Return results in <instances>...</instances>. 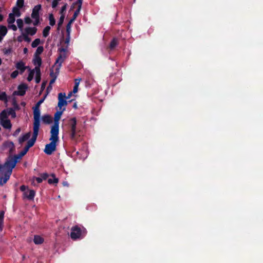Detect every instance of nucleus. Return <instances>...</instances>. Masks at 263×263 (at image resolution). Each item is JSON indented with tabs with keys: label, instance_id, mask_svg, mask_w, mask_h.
I'll use <instances>...</instances> for the list:
<instances>
[{
	"label": "nucleus",
	"instance_id": "obj_1",
	"mask_svg": "<svg viewBox=\"0 0 263 263\" xmlns=\"http://www.w3.org/2000/svg\"><path fill=\"white\" fill-rule=\"evenodd\" d=\"M22 157L20 156V153L14 156H10L4 164H0V174L2 176L0 177V185H3L9 179L12 173V170Z\"/></svg>",
	"mask_w": 263,
	"mask_h": 263
},
{
	"label": "nucleus",
	"instance_id": "obj_2",
	"mask_svg": "<svg viewBox=\"0 0 263 263\" xmlns=\"http://www.w3.org/2000/svg\"><path fill=\"white\" fill-rule=\"evenodd\" d=\"M33 133L32 137L29 140L27 143V145L24 147V149L20 152V156L23 157L28 151L29 149L32 147L37 138L38 135L39 128H40V108L37 107H34L33 108Z\"/></svg>",
	"mask_w": 263,
	"mask_h": 263
},
{
	"label": "nucleus",
	"instance_id": "obj_3",
	"mask_svg": "<svg viewBox=\"0 0 263 263\" xmlns=\"http://www.w3.org/2000/svg\"><path fill=\"white\" fill-rule=\"evenodd\" d=\"M50 143L45 146L44 152L47 155H51L56 150L57 144L59 141V133L50 132Z\"/></svg>",
	"mask_w": 263,
	"mask_h": 263
},
{
	"label": "nucleus",
	"instance_id": "obj_4",
	"mask_svg": "<svg viewBox=\"0 0 263 263\" xmlns=\"http://www.w3.org/2000/svg\"><path fill=\"white\" fill-rule=\"evenodd\" d=\"M86 233V231L85 228H81L76 226L71 228L70 237L73 240H76L83 238Z\"/></svg>",
	"mask_w": 263,
	"mask_h": 263
},
{
	"label": "nucleus",
	"instance_id": "obj_5",
	"mask_svg": "<svg viewBox=\"0 0 263 263\" xmlns=\"http://www.w3.org/2000/svg\"><path fill=\"white\" fill-rule=\"evenodd\" d=\"M65 110V108H63L62 110H59L54 114V124L51 127L50 132L58 133L59 132V120L62 115L63 112Z\"/></svg>",
	"mask_w": 263,
	"mask_h": 263
},
{
	"label": "nucleus",
	"instance_id": "obj_6",
	"mask_svg": "<svg viewBox=\"0 0 263 263\" xmlns=\"http://www.w3.org/2000/svg\"><path fill=\"white\" fill-rule=\"evenodd\" d=\"M59 51L60 52V54L57 58L54 65L61 67L62 63L66 58V52L67 51V49L64 48H61L59 49Z\"/></svg>",
	"mask_w": 263,
	"mask_h": 263
},
{
	"label": "nucleus",
	"instance_id": "obj_7",
	"mask_svg": "<svg viewBox=\"0 0 263 263\" xmlns=\"http://www.w3.org/2000/svg\"><path fill=\"white\" fill-rule=\"evenodd\" d=\"M41 9V5H37L35 6L32 10V13L31 14V17L35 20L33 22L34 25H36L39 23V11Z\"/></svg>",
	"mask_w": 263,
	"mask_h": 263
},
{
	"label": "nucleus",
	"instance_id": "obj_8",
	"mask_svg": "<svg viewBox=\"0 0 263 263\" xmlns=\"http://www.w3.org/2000/svg\"><path fill=\"white\" fill-rule=\"evenodd\" d=\"M65 93H59L58 94V106L59 108V110H62V107L67 105V102L65 99Z\"/></svg>",
	"mask_w": 263,
	"mask_h": 263
},
{
	"label": "nucleus",
	"instance_id": "obj_9",
	"mask_svg": "<svg viewBox=\"0 0 263 263\" xmlns=\"http://www.w3.org/2000/svg\"><path fill=\"white\" fill-rule=\"evenodd\" d=\"M35 195V192L33 190L27 189L26 192L23 194V198L29 200H33Z\"/></svg>",
	"mask_w": 263,
	"mask_h": 263
},
{
	"label": "nucleus",
	"instance_id": "obj_10",
	"mask_svg": "<svg viewBox=\"0 0 263 263\" xmlns=\"http://www.w3.org/2000/svg\"><path fill=\"white\" fill-rule=\"evenodd\" d=\"M27 88V86L26 85L24 84H21L18 86V90L17 91H15L13 92V95L18 96H23L25 95Z\"/></svg>",
	"mask_w": 263,
	"mask_h": 263
},
{
	"label": "nucleus",
	"instance_id": "obj_11",
	"mask_svg": "<svg viewBox=\"0 0 263 263\" xmlns=\"http://www.w3.org/2000/svg\"><path fill=\"white\" fill-rule=\"evenodd\" d=\"M60 67L54 65L52 68L50 69V76L52 78L57 79L59 72Z\"/></svg>",
	"mask_w": 263,
	"mask_h": 263
},
{
	"label": "nucleus",
	"instance_id": "obj_12",
	"mask_svg": "<svg viewBox=\"0 0 263 263\" xmlns=\"http://www.w3.org/2000/svg\"><path fill=\"white\" fill-rule=\"evenodd\" d=\"M15 67L17 70L19 71L20 74H22L27 68V67L25 65V63L22 61L17 62L15 64Z\"/></svg>",
	"mask_w": 263,
	"mask_h": 263
},
{
	"label": "nucleus",
	"instance_id": "obj_13",
	"mask_svg": "<svg viewBox=\"0 0 263 263\" xmlns=\"http://www.w3.org/2000/svg\"><path fill=\"white\" fill-rule=\"evenodd\" d=\"M3 146L5 149H8L10 153H12L14 148V145L12 142L7 141L4 143Z\"/></svg>",
	"mask_w": 263,
	"mask_h": 263
},
{
	"label": "nucleus",
	"instance_id": "obj_14",
	"mask_svg": "<svg viewBox=\"0 0 263 263\" xmlns=\"http://www.w3.org/2000/svg\"><path fill=\"white\" fill-rule=\"evenodd\" d=\"M0 124L5 128L9 129L11 128L12 125L9 119L0 121Z\"/></svg>",
	"mask_w": 263,
	"mask_h": 263
},
{
	"label": "nucleus",
	"instance_id": "obj_15",
	"mask_svg": "<svg viewBox=\"0 0 263 263\" xmlns=\"http://www.w3.org/2000/svg\"><path fill=\"white\" fill-rule=\"evenodd\" d=\"M7 31V28L6 26H0V42H2L4 37L6 35Z\"/></svg>",
	"mask_w": 263,
	"mask_h": 263
},
{
	"label": "nucleus",
	"instance_id": "obj_16",
	"mask_svg": "<svg viewBox=\"0 0 263 263\" xmlns=\"http://www.w3.org/2000/svg\"><path fill=\"white\" fill-rule=\"evenodd\" d=\"M31 133L30 132L27 133L22 136L20 137L18 139V142L20 144H22L23 142L28 140L30 137Z\"/></svg>",
	"mask_w": 263,
	"mask_h": 263
},
{
	"label": "nucleus",
	"instance_id": "obj_17",
	"mask_svg": "<svg viewBox=\"0 0 263 263\" xmlns=\"http://www.w3.org/2000/svg\"><path fill=\"white\" fill-rule=\"evenodd\" d=\"M37 29L35 27H27L25 28V31L27 35H33L36 32Z\"/></svg>",
	"mask_w": 263,
	"mask_h": 263
},
{
	"label": "nucleus",
	"instance_id": "obj_18",
	"mask_svg": "<svg viewBox=\"0 0 263 263\" xmlns=\"http://www.w3.org/2000/svg\"><path fill=\"white\" fill-rule=\"evenodd\" d=\"M69 124L71 130H76L77 120L76 118H71L69 120Z\"/></svg>",
	"mask_w": 263,
	"mask_h": 263
},
{
	"label": "nucleus",
	"instance_id": "obj_19",
	"mask_svg": "<svg viewBox=\"0 0 263 263\" xmlns=\"http://www.w3.org/2000/svg\"><path fill=\"white\" fill-rule=\"evenodd\" d=\"M43 122L45 124H50L52 122V118L49 115H44L42 118Z\"/></svg>",
	"mask_w": 263,
	"mask_h": 263
},
{
	"label": "nucleus",
	"instance_id": "obj_20",
	"mask_svg": "<svg viewBox=\"0 0 263 263\" xmlns=\"http://www.w3.org/2000/svg\"><path fill=\"white\" fill-rule=\"evenodd\" d=\"M34 70L35 71V82L36 83H39L41 81L40 68H39L38 67H35Z\"/></svg>",
	"mask_w": 263,
	"mask_h": 263
},
{
	"label": "nucleus",
	"instance_id": "obj_21",
	"mask_svg": "<svg viewBox=\"0 0 263 263\" xmlns=\"http://www.w3.org/2000/svg\"><path fill=\"white\" fill-rule=\"evenodd\" d=\"M48 177V174L46 173H44L41 174V177H36L34 179L36 180L37 183H41L43 180H46Z\"/></svg>",
	"mask_w": 263,
	"mask_h": 263
},
{
	"label": "nucleus",
	"instance_id": "obj_22",
	"mask_svg": "<svg viewBox=\"0 0 263 263\" xmlns=\"http://www.w3.org/2000/svg\"><path fill=\"white\" fill-rule=\"evenodd\" d=\"M33 63L34 65H35V67H38L40 68L42 64V59L39 56H35V58L33 60Z\"/></svg>",
	"mask_w": 263,
	"mask_h": 263
},
{
	"label": "nucleus",
	"instance_id": "obj_23",
	"mask_svg": "<svg viewBox=\"0 0 263 263\" xmlns=\"http://www.w3.org/2000/svg\"><path fill=\"white\" fill-rule=\"evenodd\" d=\"M70 137L71 140L75 143L78 142V140L76 136V130H70Z\"/></svg>",
	"mask_w": 263,
	"mask_h": 263
},
{
	"label": "nucleus",
	"instance_id": "obj_24",
	"mask_svg": "<svg viewBox=\"0 0 263 263\" xmlns=\"http://www.w3.org/2000/svg\"><path fill=\"white\" fill-rule=\"evenodd\" d=\"M9 115L8 110H4L0 114V121L8 119V117Z\"/></svg>",
	"mask_w": 263,
	"mask_h": 263
},
{
	"label": "nucleus",
	"instance_id": "obj_25",
	"mask_svg": "<svg viewBox=\"0 0 263 263\" xmlns=\"http://www.w3.org/2000/svg\"><path fill=\"white\" fill-rule=\"evenodd\" d=\"M4 219V212L3 211H2L0 212V233L3 230Z\"/></svg>",
	"mask_w": 263,
	"mask_h": 263
},
{
	"label": "nucleus",
	"instance_id": "obj_26",
	"mask_svg": "<svg viewBox=\"0 0 263 263\" xmlns=\"http://www.w3.org/2000/svg\"><path fill=\"white\" fill-rule=\"evenodd\" d=\"M44 239L42 237L40 236H34L33 241L36 245H40L43 242Z\"/></svg>",
	"mask_w": 263,
	"mask_h": 263
},
{
	"label": "nucleus",
	"instance_id": "obj_27",
	"mask_svg": "<svg viewBox=\"0 0 263 263\" xmlns=\"http://www.w3.org/2000/svg\"><path fill=\"white\" fill-rule=\"evenodd\" d=\"M20 9L21 8L17 7H14L13 8L12 13H11V14H14V15L16 17H19L21 16V12H20Z\"/></svg>",
	"mask_w": 263,
	"mask_h": 263
},
{
	"label": "nucleus",
	"instance_id": "obj_28",
	"mask_svg": "<svg viewBox=\"0 0 263 263\" xmlns=\"http://www.w3.org/2000/svg\"><path fill=\"white\" fill-rule=\"evenodd\" d=\"M15 16L14 15V14L10 13L9 14V17L7 20V22L9 25H10L11 24H13L15 21Z\"/></svg>",
	"mask_w": 263,
	"mask_h": 263
},
{
	"label": "nucleus",
	"instance_id": "obj_29",
	"mask_svg": "<svg viewBox=\"0 0 263 263\" xmlns=\"http://www.w3.org/2000/svg\"><path fill=\"white\" fill-rule=\"evenodd\" d=\"M34 74H35V71L34 70V68L32 70L29 69V73L27 77V80L29 82L32 81L33 78Z\"/></svg>",
	"mask_w": 263,
	"mask_h": 263
},
{
	"label": "nucleus",
	"instance_id": "obj_30",
	"mask_svg": "<svg viewBox=\"0 0 263 263\" xmlns=\"http://www.w3.org/2000/svg\"><path fill=\"white\" fill-rule=\"evenodd\" d=\"M51 176L53 177V179H49L48 180V182L49 184L57 183L58 182V179L55 177V175L54 174H52Z\"/></svg>",
	"mask_w": 263,
	"mask_h": 263
},
{
	"label": "nucleus",
	"instance_id": "obj_31",
	"mask_svg": "<svg viewBox=\"0 0 263 263\" xmlns=\"http://www.w3.org/2000/svg\"><path fill=\"white\" fill-rule=\"evenodd\" d=\"M50 30V27L46 26L43 30V35L44 37H47L49 33V31Z\"/></svg>",
	"mask_w": 263,
	"mask_h": 263
},
{
	"label": "nucleus",
	"instance_id": "obj_32",
	"mask_svg": "<svg viewBox=\"0 0 263 263\" xmlns=\"http://www.w3.org/2000/svg\"><path fill=\"white\" fill-rule=\"evenodd\" d=\"M0 100L5 101L7 102V97L5 92L0 91Z\"/></svg>",
	"mask_w": 263,
	"mask_h": 263
},
{
	"label": "nucleus",
	"instance_id": "obj_33",
	"mask_svg": "<svg viewBox=\"0 0 263 263\" xmlns=\"http://www.w3.org/2000/svg\"><path fill=\"white\" fill-rule=\"evenodd\" d=\"M40 43H41L40 39H36L32 42V43L31 44V46L33 48L36 47Z\"/></svg>",
	"mask_w": 263,
	"mask_h": 263
},
{
	"label": "nucleus",
	"instance_id": "obj_34",
	"mask_svg": "<svg viewBox=\"0 0 263 263\" xmlns=\"http://www.w3.org/2000/svg\"><path fill=\"white\" fill-rule=\"evenodd\" d=\"M16 23H17V26H18V28L20 29V30L22 31L23 27V20L22 19H21V18L17 19L16 20Z\"/></svg>",
	"mask_w": 263,
	"mask_h": 263
},
{
	"label": "nucleus",
	"instance_id": "obj_35",
	"mask_svg": "<svg viewBox=\"0 0 263 263\" xmlns=\"http://www.w3.org/2000/svg\"><path fill=\"white\" fill-rule=\"evenodd\" d=\"M44 50V48L43 46H39L36 50L35 53V56H39L40 54H41Z\"/></svg>",
	"mask_w": 263,
	"mask_h": 263
},
{
	"label": "nucleus",
	"instance_id": "obj_36",
	"mask_svg": "<svg viewBox=\"0 0 263 263\" xmlns=\"http://www.w3.org/2000/svg\"><path fill=\"white\" fill-rule=\"evenodd\" d=\"M49 24L51 26H53L55 25V21L53 17V14H50L49 15Z\"/></svg>",
	"mask_w": 263,
	"mask_h": 263
},
{
	"label": "nucleus",
	"instance_id": "obj_37",
	"mask_svg": "<svg viewBox=\"0 0 263 263\" xmlns=\"http://www.w3.org/2000/svg\"><path fill=\"white\" fill-rule=\"evenodd\" d=\"M118 42L116 39H114L110 44V48L114 49L117 45Z\"/></svg>",
	"mask_w": 263,
	"mask_h": 263
},
{
	"label": "nucleus",
	"instance_id": "obj_38",
	"mask_svg": "<svg viewBox=\"0 0 263 263\" xmlns=\"http://www.w3.org/2000/svg\"><path fill=\"white\" fill-rule=\"evenodd\" d=\"M24 6V0H17L16 6L19 8H22Z\"/></svg>",
	"mask_w": 263,
	"mask_h": 263
},
{
	"label": "nucleus",
	"instance_id": "obj_39",
	"mask_svg": "<svg viewBox=\"0 0 263 263\" xmlns=\"http://www.w3.org/2000/svg\"><path fill=\"white\" fill-rule=\"evenodd\" d=\"M64 17H65V16L64 14H62L61 16H60V20L58 22V27H60V26H61L62 24H63V23L64 22Z\"/></svg>",
	"mask_w": 263,
	"mask_h": 263
},
{
	"label": "nucleus",
	"instance_id": "obj_40",
	"mask_svg": "<svg viewBox=\"0 0 263 263\" xmlns=\"http://www.w3.org/2000/svg\"><path fill=\"white\" fill-rule=\"evenodd\" d=\"M19 73V72L18 70H14L13 72H12V73L11 74V77L12 78V79H15L16 78L18 74Z\"/></svg>",
	"mask_w": 263,
	"mask_h": 263
},
{
	"label": "nucleus",
	"instance_id": "obj_41",
	"mask_svg": "<svg viewBox=\"0 0 263 263\" xmlns=\"http://www.w3.org/2000/svg\"><path fill=\"white\" fill-rule=\"evenodd\" d=\"M9 115H11L13 118H15L16 116V114L15 111L11 108L9 109L8 110Z\"/></svg>",
	"mask_w": 263,
	"mask_h": 263
},
{
	"label": "nucleus",
	"instance_id": "obj_42",
	"mask_svg": "<svg viewBox=\"0 0 263 263\" xmlns=\"http://www.w3.org/2000/svg\"><path fill=\"white\" fill-rule=\"evenodd\" d=\"M71 32V25H67L66 26V32L68 34V36H70Z\"/></svg>",
	"mask_w": 263,
	"mask_h": 263
},
{
	"label": "nucleus",
	"instance_id": "obj_43",
	"mask_svg": "<svg viewBox=\"0 0 263 263\" xmlns=\"http://www.w3.org/2000/svg\"><path fill=\"white\" fill-rule=\"evenodd\" d=\"M8 27L13 31H16L17 30V27L13 24L9 25Z\"/></svg>",
	"mask_w": 263,
	"mask_h": 263
},
{
	"label": "nucleus",
	"instance_id": "obj_44",
	"mask_svg": "<svg viewBox=\"0 0 263 263\" xmlns=\"http://www.w3.org/2000/svg\"><path fill=\"white\" fill-rule=\"evenodd\" d=\"M27 189H29L28 188V187L25 185H24L21 186V187H20L21 191H22L23 193H24L25 192H26Z\"/></svg>",
	"mask_w": 263,
	"mask_h": 263
},
{
	"label": "nucleus",
	"instance_id": "obj_45",
	"mask_svg": "<svg viewBox=\"0 0 263 263\" xmlns=\"http://www.w3.org/2000/svg\"><path fill=\"white\" fill-rule=\"evenodd\" d=\"M80 81H81V79H76L74 81V86L79 87Z\"/></svg>",
	"mask_w": 263,
	"mask_h": 263
},
{
	"label": "nucleus",
	"instance_id": "obj_46",
	"mask_svg": "<svg viewBox=\"0 0 263 263\" xmlns=\"http://www.w3.org/2000/svg\"><path fill=\"white\" fill-rule=\"evenodd\" d=\"M44 99H41L39 102L36 103L35 107H37V108H40V106L41 104L44 102Z\"/></svg>",
	"mask_w": 263,
	"mask_h": 263
},
{
	"label": "nucleus",
	"instance_id": "obj_47",
	"mask_svg": "<svg viewBox=\"0 0 263 263\" xmlns=\"http://www.w3.org/2000/svg\"><path fill=\"white\" fill-rule=\"evenodd\" d=\"M79 13L80 12H79V10H76L72 18L76 20Z\"/></svg>",
	"mask_w": 263,
	"mask_h": 263
},
{
	"label": "nucleus",
	"instance_id": "obj_48",
	"mask_svg": "<svg viewBox=\"0 0 263 263\" xmlns=\"http://www.w3.org/2000/svg\"><path fill=\"white\" fill-rule=\"evenodd\" d=\"M25 22L26 24H29L31 23V20L29 17H26L25 18Z\"/></svg>",
	"mask_w": 263,
	"mask_h": 263
},
{
	"label": "nucleus",
	"instance_id": "obj_49",
	"mask_svg": "<svg viewBox=\"0 0 263 263\" xmlns=\"http://www.w3.org/2000/svg\"><path fill=\"white\" fill-rule=\"evenodd\" d=\"M66 5H64L61 9L60 13L63 14V13L66 10Z\"/></svg>",
	"mask_w": 263,
	"mask_h": 263
},
{
	"label": "nucleus",
	"instance_id": "obj_50",
	"mask_svg": "<svg viewBox=\"0 0 263 263\" xmlns=\"http://www.w3.org/2000/svg\"><path fill=\"white\" fill-rule=\"evenodd\" d=\"M21 129L20 128H17L13 133V135L14 136H16L20 132Z\"/></svg>",
	"mask_w": 263,
	"mask_h": 263
},
{
	"label": "nucleus",
	"instance_id": "obj_51",
	"mask_svg": "<svg viewBox=\"0 0 263 263\" xmlns=\"http://www.w3.org/2000/svg\"><path fill=\"white\" fill-rule=\"evenodd\" d=\"M55 80L56 79L52 78V79L50 81L49 86L48 87V88H49V87L51 88V85L55 82Z\"/></svg>",
	"mask_w": 263,
	"mask_h": 263
},
{
	"label": "nucleus",
	"instance_id": "obj_52",
	"mask_svg": "<svg viewBox=\"0 0 263 263\" xmlns=\"http://www.w3.org/2000/svg\"><path fill=\"white\" fill-rule=\"evenodd\" d=\"M24 40L27 42H30V39L28 37L27 34H24Z\"/></svg>",
	"mask_w": 263,
	"mask_h": 263
},
{
	"label": "nucleus",
	"instance_id": "obj_53",
	"mask_svg": "<svg viewBox=\"0 0 263 263\" xmlns=\"http://www.w3.org/2000/svg\"><path fill=\"white\" fill-rule=\"evenodd\" d=\"M70 36H68V35H67V37L66 39V40H65V43H67L68 44L69 41H70Z\"/></svg>",
	"mask_w": 263,
	"mask_h": 263
},
{
	"label": "nucleus",
	"instance_id": "obj_54",
	"mask_svg": "<svg viewBox=\"0 0 263 263\" xmlns=\"http://www.w3.org/2000/svg\"><path fill=\"white\" fill-rule=\"evenodd\" d=\"M78 87H76V86H74L73 87V93H76L78 92Z\"/></svg>",
	"mask_w": 263,
	"mask_h": 263
},
{
	"label": "nucleus",
	"instance_id": "obj_55",
	"mask_svg": "<svg viewBox=\"0 0 263 263\" xmlns=\"http://www.w3.org/2000/svg\"><path fill=\"white\" fill-rule=\"evenodd\" d=\"M75 21L73 18H71L70 21H69L67 25H71V24L73 23V22Z\"/></svg>",
	"mask_w": 263,
	"mask_h": 263
},
{
	"label": "nucleus",
	"instance_id": "obj_56",
	"mask_svg": "<svg viewBox=\"0 0 263 263\" xmlns=\"http://www.w3.org/2000/svg\"><path fill=\"white\" fill-rule=\"evenodd\" d=\"M81 7H82V5L81 4H78V9L76 10H79V12H80V10L81 9Z\"/></svg>",
	"mask_w": 263,
	"mask_h": 263
},
{
	"label": "nucleus",
	"instance_id": "obj_57",
	"mask_svg": "<svg viewBox=\"0 0 263 263\" xmlns=\"http://www.w3.org/2000/svg\"><path fill=\"white\" fill-rule=\"evenodd\" d=\"M71 95H72V92H69V93L68 95V96L67 97L66 96L65 99H69L70 98V97L71 96Z\"/></svg>",
	"mask_w": 263,
	"mask_h": 263
},
{
	"label": "nucleus",
	"instance_id": "obj_58",
	"mask_svg": "<svg viewBox=\"0 0 263 263\" xmlns=\"http://www.w3.org/2000/svg\"><path fill=\"white\" fill-rule=\"evenodd\" d=\"M63 184L64 186H68V183L66 181L63 182Z\"/></svg>",
	"mask_w": 263,
	"mask_h": 263
},
{
	"label": "nucleus",
	"instance_id": "obj_59",
	"mask_svg": "<svg viewBox=\"0 0 263 263\" xmlns=\"http://www.w3.org/2000/svg\"><path fill=\"white\" fill-rule=\"evenodd\" d=\"M78 4H82V0H78Z\"/></svg>",
	"mask_w": 263,
	"mask_h": 263
},
{
	"label": "nucleus",
	"instance_id": "obj_60",
	"mask_svg": "<svg viewBox=\"0 0 263 263\" xmlns=\"http://www.w3.org/2000/svg\"><path fill=\"white\" fill-rule=\"evenodd\" d=\"M3 15L1 14H0V22H1L3 20Z\"/></svg>",
	"mask_w": 263,
	"mask_h": 263
},
{
	"label": "nucleus",
	"instance_id": "obj_61",
	"mask_svg": "<svg viewBox=\"0 0 263 263\" xmlns=\"http://www.w3.org/2000/svg\"><path fill=\"white\" fill-rule=\"evenodd\" d=\"M27 51H28L27 49L26 48H25L24 49V52L25 53H26L27 52Z\"/></svg>",
	"mask_w": 263,
	"mask_h": 263
},
{
	"label": "nucleus",
	"instance_id": "obj_62",
	"mask_svg": "<svg viewBox=\"0 0 263 263\" xmlns=\"http://www.w3.org/2000/svg\"><path fill=\"white\" fill-rule=\"evenodd\" d=\"M73 107L75 108H76L77 107V104L76 103L73 105Z\"/></svg>",
	"mask_w": 263,
	"mask_h": 263
},
{
	"label": "nucleus",
	"instance_id": "obj_63",
	"mask_svg": "<svg viewBox=\"0 0 263 263\" xmlns=\"http://www.w3.org/2000/svg\"><path fill=\"white\" fill-rule=\"evenodd\" d=\"M2 59L0 58V65L2 64Z\"/></svg>",
	"mask_w": 263,
	"mask_h": 263
},
{
	"label": "nucleus",
	"instance_id": "obj_64",
	"mask_svg": "<svg viewBox=\"0 0 263 263\" xmlns=\"http://www.w3.org/2000/svg\"><path fill=\"white\" fill-rule=\"evenodd\" d=\"M2 140L1 136H0V141Z\"/></svg>",
	"mask_w": 263,
	"mask_h": 263
}]
</instances>
